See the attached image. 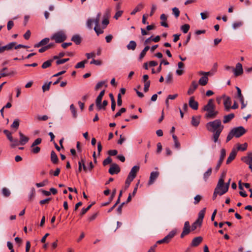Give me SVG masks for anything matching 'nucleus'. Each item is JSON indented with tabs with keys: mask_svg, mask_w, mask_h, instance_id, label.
Wrapping results in <instances>:
<instances>
[{
	"mask_svg": "<svg viewBox=\"0 0 252 252\" xmlns=\"http://www.w3.org/2000/svg\"><path fill=\"white\" fill-rule=\"evenodd\" d=\"M206 128L209 132L213 133L212 139L216 143L218 141L220 134L224 128L220 119L209 122L206 124Z\"/></svg>",
	"mask_w": 252,
	"mask_h": 252,
	"instance_id": "f257e3e1",
	"label": "nucleus"
},
{
	"mask_svg": "<svg viewBox=\"0 0 252 252\" xmlns=\"http://www.w3.org/2000/svg\"><path fill=\"white\" fill-rule=\"evenodd\" d=\"M202 110L206 112L204 117L207 119L215 118L219 113L218 111L216 110V106L213 99H210L208 100L207 104L203 107Z\"/></svg>",
	"mask_w": 252,
	"mask_h": 252,
	"instance_id": "f03ea898",
	"label": "nucleus"
},
{
	"mask_svg": "<svg viewBox=\"0 0 252 252\" xmlns=\"http://www.w3.org/2000/svg\"><path fill=\"white\" fill-rule=\"evenodd\" d=\"M223 179L221 178L219 179L217 187H216L213 195V199L215 200L218 195H222L228 191V185L222 189L221 191H220V188L223 186Z\"/></svg>",
	"mask_w": 252,
	"mask_h": 252,
	"instance_id": "7ed1b4c3",
	"label": "nucleus"
},
{
	"mask_svg": "<svg viewBox=\"0 0 252 252\" xmlns=\"http://www.w3.org/2000/svg\"><path fill=\"white\" fill-rule=\"evenodd\" d=\"M51 39L54 40L56 43H62L66 40V35L63 31H60L53 34Z\"/></svg>",
	"mask_w": 252,
	"mask_h": 252,
	"instance_id": "20e7f679",
	"label": "nucleus"
},
{
	"mask_svg": "<svg viewBox=\"0 0 252 252\" xmlns=\"http://www.w3.org/2000/svg\"><path fill=\"white\" fill-rule=\"evenodd\" d=\"M176 232L175 230H172L169 232V233L165 236L163 239L158 240L156 242L157 245L158 244H161L163 243L168 244L169 243L172 239L175 236Z\"/></svg>",
	"mask_w": 252,
	"mask_h": 252,
	"instance_id": "39448f33",
	"label": "nucleus"
},
{
	"mask_svg": "<svg viewBox=\"0 0 252 252\" xmlns=\"http://www.w3.org/2000/svg\"><path fill=\"white\" fill-rule=\"evenodd\" d=\"M231 131L234 135V137L238 138L244 134L246 130L243 126H238L234 127L231 129Z\"/></svg>",
	"mask_w": 252,
	"mask_h": 252,
	"instance_id": "423d86ee",
	"label": "nucleus"
},
{
	"mask_svg": "<svg viewBox=\"0 0 252 252\" xmlns=\"http://www.w3.org/2000/svg\"><path fill=\"white\" fill-rule=\"evenodd\" d=\"M210 74V72H203L200 71L199 74L203 75L204 76L201 77L198 81L199 84L201 86H205L208 82V75Z\"/></svg>",
	"mask_w": 252,
	"mask_h": 252,
	"instance_id": "0eeeda50",
	"label": "nucleus"
},
{
	"mask_svg": "<svg viewBox=\"0 0 252 252\" xmlns=\"http://www.w3.org/2000/svg\"><path fill=\"white\" fill-rule=\"evenodd\" d=\"M191 230L190 224L189 221H186L184 223V226L183 229V231L181 234V238H183L185 236L188 235Z\"/></svg>",
	"mask_w": 252,
	"mask_h": 252,
	"instance_id": "6e6552de",
	"label": "nucleus"
},
{
	"mask_svg": "<svg viewBox=\"0 0 252 252\" xmlns=\"http://www.w3.org/2000/svg\"><path fill=\"white\" fill-rule=\"evenodd\" d=\"M85 158L81 157L80 160L78 162V169L76 171L77 174L80 173L82 169L85 172H86L87 171V168L85 165Z\"/></svg>",
	"mask_w": 252,
	"mask_h": 252,
	"instance_id": "1a4fd4ad",
	"label": "nucleus"
},
{
	"mask_svg": "<svg viewBox=\"0 0 252 252\" xmlns=\"http://www.w3.org/2000/svg\"><path fill=\"white\" fill-rule=\"evenodd\" d=\"M233 71L235 76L237 77L242 75L243 73L242 65L241 63H237L235 68H233Z\"/></svg>",
	"mask_w": 252,
	"mask_h": 252,
	"instance_id": "9d476101",
	"label": "nucleus"
},
{
	"mask_svg": "<svg viewBox=\"0 0 252 252\" xmlns=\"http://www.w3.org/2000/svg\"><path fill=\"white\" fill-rule=\"evenodd\" d=\"M140 167L139 166H134L131 169L127 178L133 180L136 177L137 173L139 171Z\"/></svg>",
	"mask_w": 252,
	"mask_h": 252,
	"instance_id": "9b49d317",
	"label": "nucleus"
},
{
	"mask_svg": "<svg viewBox=\"0 0 252 252\" xmlns=\"http://www.w3.org/2000/svg\"><path fill=\"white\" fill-rule=\"evenodd\" d=\"M105 94V90H102L101 91V92L99 93V95L96 97V99L95 100V104L98 110H100L102 108V105H101V100L102 98L104 95Z\"/></svg>",
	"mask_w": 252,
	"mask_h": 252,
	"instance_id": "f8f14e48",
	"label": "nucleus"
},
{
	"mask_svg": "<svg viewBox=\"0 0 252 252\" xmlns=\"http://www.w3.org/2000/svg\"><path fill=\"white\" fill-rule=\"evenodd\" d=\"M120 171V168L116 163H113L111 164L109 169V173L111 175H114V174H118Z\"/></svg>",
	"mask_w": 252,
	"mask_h": 252,
	"instance_id": "ddd939ff",
	"label": "nucleus"
},
{
	"mask_svg": "<svg viewBox=\"0 0 252 252\" xmlns=\"http://www.w3.org/2000/svg\"><path fill=\"white\" fill-rule=\"evenodd\" d=\"M159 175L158 171H153L151 173L148 184L151 185L154 183L155 181L158 178Z\"/></svg>",
	"mask_w": 252,
	"mask_h": 252,
	"instance_id": "4468645a",
	"label": "nucleus"
},
{
	"mask_svg": "<svg viewBox=\"0 0 252 252\" xmlns=\"http://www.w3.org/2000/svg\"><path fill=\"white\" fill-rule=\"evenodd\" d=\"M15 45H16L15 42H12L5 46L0 47V54L3 53L5 51H6V50L8 51V50L12 49V48H13L14 46Z\"/></svg>",
	"mask_w": 252,
	"mask_h": 252,
	"instance_id": "2eb2a0df",
	"label": "nucleus"
},
{
	"mask_svg": "<svg viewBox=\"0 0 252 252\" xmlns=\"http://www.w3.org/2000/svg\"><path fill=\"white\" fill-rule=\"evenodd\" d=\"M189 104L190 108L193 110H197L198 108V103L194 100L193 96H191L189 100Z\"/></svg>",
	"mask_w": 252,
	"mask_h": 252,
	"instance_id": "dca6fc26",
	"label": "nucleus"
},
{
	"mask_svg": "<svg viewBox=\"0 0 252 252\" xmlns=\"http://www.w3.org/2000/svg\"><path fill=\"white\" fill-rule=\"evenodd\" d=\"M198 87V84L195 81H193L188 91V94H192Z\"/></svg>",
	"mask_w": 252,
	"mask_h": 252,
	"instance_id": "f3484780",
	"label": "nucleus"
},
{
	"mask_svg": "<svg viewBox=\"0 0 252 252\" xmlns=\"http://www.w3.org/2000/svg\"><path fill=\"white\" fill-rule=\"evenodd\" d=\"M237 155V150L233 149L230 153L229 157L226 160V164H229L236 157Z\"/></svg>",
	"mask_w": 252,
	"mask_h": 252,
	"instance_id": "a211bd4d",
	"label": "nucleus"
},
{
	"mask_svg": "<svg viewBox=\"0 0 252 252\" xmlns=\"http://www.w3.org/2000/svg\"><path fill=\"white\" fill-rule=\"evenodd\" d=\"M203 238L201 236H198L193 238L191 243L192 247L198 246L202 241Z\"/></svg>",
	"mask_w": 252,
	"mask_h": 252,
	"instance_id": "6ab92c4d",
	"label": "nucleus"
},
{
	"mask_svg": "<svg viewBox=\"0 0 252 252\" xmlns=\"http://www.w3.org/2000/svg\"><path fill=\"white\" fill-rule=\"evenodd\" d=\"M241 160L246 164H252V153H248L247 156L242 157Z\"/></svg>",
	"mask_w": 252,
	"mask_h": 252,
	"instance_id": "aec40b11",
	"label": "nucleus"
},
{
	"mask_svg": "<svg viewBox=\"0 0 252 252\" xmlns=\"http://www.w3.org/2000/svg\"><path fill=\"white\" fill-rule=\"evenodd\" d=\"M19 134L20 136V143L21 145H24L29 141V138L24 135L21 132H19Z\"/></svg>",
	"mask_w": 252,
	"mask_h": 252,
	"instance_id": "412c9836",
	"label": "nucleus"
},
{
	"mask_svg": "<svg viewBox=\"0 0 252 252\" xmlns=\"http://www.w3.org/2000/svg\"><path fill=\"white\" fill-rule=\"evenodd\" d=\"M225 110L227 111H229L231 108V100L229 97H227L225 98L223 102Z\"/></svg>",
	"mask_w": 252,
	"mask_h": 252,
	"instance_id": "4be33fe9",
	"label": "nucleus"
},
{
	"mask_svg": "<svg viewBox=\"0 0 252 252\" xmlns=\"http://www.w3.org/2000/svg\"><path fill=\"white\" fill-rule=\"evenodd\" d=\"M234 114L233 113H230L228 115H225L223 117V123L226 124L231 121L234 118Z\"/></svg>",
	"mask_w": 252,
	"mask_h": 252,
	"instance_id": "5701e85b",
	"label": "nucleus"
},
{
	"mask_svg": "<svg viewBox=\"0 0 252 252\" xmlns=\"http://www.w3.org/2000/svg\"><path fill=\"white\" fill-rule=\"evenodd\" d=\"M144 6V5L143 3H139L131 12V15H134L136 12L141 11L143 8Z\"/></svg>",
	"mask_w": 252,
	"mask_h": 252,
	"instance_id": "b1692460",
	"label": "nucleus"
},
{
	"mask_svg": "<svg viewBox=\"0 0 252 252\" xmlns=\"http://www.w3.org/2000/svg\"><path fill=\"white\" fill-rule=\"evenodd\" d=\"M51 160L54 164H56L58 162L59 158L56 153L52 151L51 153Z\"/></svg>",
	"mask_w": 252,
	"mask_h": 252,
	"instance_id": "393cba45",
	"label": "nucleus"
},
{
	"mask_svg": "<svg viewBox=\"0 0 252 252\" xmlns=\"http://www.w3.org/2000/svg\"><path fill=\"white\" fill-rule=\"evenodd\" d=\"M71 41L74 42L76 44L79 45L81 42V38L79 35L76 34L72 37Z\"/></svg>",
	"mask_w": 252,
	"mask_h": 252,
	"instance_id": "a878e982",
	"label": "nucleus"
},
{
	"mask_svg": "<svg viewBox=\"0 0 252 252\" xmlns=\"http://www.w3.org/2000/svg\"><path fill=\"white\" fill-rule=\"evenodd\" d=\"M191 125L194 126H197L200 123V118L199 117L193 116L191 118Z\"/></svg>",
	"mask_w": 252,
	"mask_h": 252,
	"instance_id": "bb28decb",
	"label": "nucleus"
},
{
	"mask_svg": "<svg viewBox=\"0 0 252 252\" xmlns=\"http://www.w3.org/2000/svg\"><path fill=\"white\" fill-rule=\"evenodd\" d=\"M202 222L196 220L190 227L192 231L195 230L197 227H200L202 225Z\"/></svg>",
	"mask_w": 252,
	"mask_h": 252,
	"instance_id": "cd10ccee",
	"label": "nucleus"
},
{
	"mask_svg": "<svg viewBox=\"0 0 252 252\" xmlns=\"http://www.w3.org/2000/svg\"><path fill=\"white\" fill-rule=\"evenodd\" d=\"M206 208H203L198 213V216L197 220L202 222L203 219L204 217L205 213Z\"/></svg>",
	"mask_w": 252,
	"mask_h": 252,
	"instance_id": "c85d7f7f",
	"label": "nucleus"
},
{
	"mask_svg": "<svg viewBox=\"0 0 252 252\" xmlns=\"http://www.w3.org/2000/svg\"><path fill=\"white\" fill-rule=\"evenodd\" d=\"M7 69V67H4L0 70V78L2 77L9 76L10 75L14 74L15 73V71H12L11 73H3V70H6Z\"/></svg>",
	"mask_w": 252,
	"mask_h": 252,
	"instance_id": "c756f323",
	"label": "nucleus"
},
{
	"mask_svg": "<svg viewBox=\"0 0 252 252\" xmlns=\"http://www.w3.org/2000/svg\"><path fill=\"white\" fill-rule=\"evenodd\" d=\"M149 49H150V47L149 46H146L144 48V49L142 51V52H141V53L140 54L139 58V61H141L143 59V58L145 56L146 52L149 50Z\"/></svg>",
	"mask_w": 252,
	"mask_h": 252,
	"instance_id": "7c9ffc66",
	"label": "nucleus"
},
{
	"mask_svg": "<svg viewBox=\"0 0 252 252\" xmlns=\"http://www.w3.org/2000/svg\"><path fill=\"white\" fill-rule=\"evenodd\" d=\"M136 47V43L134 41H130L127 45V48L128 50H134Z\"/></svg>",
	"mask_w": 252,
	"mask_h": 252,
	"instance_id": "2f4dec72",
	"label": "nucleus"
},
{
	"mask_svg": "<svg viewBox=\"0 0 252 252\" xmlns=\"http://www.w3.org/2000/svg\"><path fill=\"white\" fill-rule=\"evenodd\" d=\"M107 81H102L99 82L97 83L96 86H95L94 89L95 91H97L99 90L103 85H105L106 87L107 85L106 84Z\"/></svg>",
	"mask_w": 252,
	"mask_h": 252,
	"instance_id": "473e14b6",
	"label": "nucleus"
},
{
	"mask_svg": "<svg viewBox=\"0 0 252 252\" xmlns=\"http://www.w3.org/2000/svg\"><path fill=\"white\" fill-rule=\"evenodd\" d=\"M212 174V168H209L206 172L203 174V179L205 181H206L208 178Z\"/></svg>",
	"mask_w": 252,
	"mask_h": 252,
	"instance_id": "72a5a7b5",
	"label": "nucleus"
},
{
	"mask_svg": "<svg viewBox=\"0 0 252 252\" xmlns=\"http://www.w3.org/2000/svg\"><path fill=\"white\" fill-rule=\"evenodd\" d=\"M172 137L174 141V146L177 149H179L180 147V143L178 140V137L175 134L172 135Z\"/></svg>",
	"mask_w": 252,
	"mask_h": 252,
	"instance_id": "f704fd0d",
	"label": "nucleus"
},
{
	"mask_svg": "<svg viewBox=\"0 0 252 252\" xmlns=\"http://www.w3.org/2000/svg\"><path fill=\"white\" fill-rule=\"evenodd\" d=\"M116 191V189H115L112 193L111 197H110V198L109 199V202H106L102 203L101 205L102 206H107L112 201V200H113V198L114 197V196L115 195Z\"/></svg>",
	"mask_w": 252,
	"mask_h": 252,
	"instance_id": "c9c22d12",
	"label": "nucleus"
},
{
	"mask_svg": "<svg viewBox=\"0 0 252 252\" xmlns=\"http://www.w3.org/2000/svg\"><path fill=\"white\" fill-rule=\"evenodd\" d=\"M53 60H49L44 62L41 66L43 69L47 68L51 65Z\"/></svg>",
	"mask_w": 252,
	"mask_h": 252,
	"instance_id": "e433bc0d",
	"label": "nucleus"
},
{
	"mask_svg": "<svg viewBox=\"0 0 252 252\" xmlns=\"http://www.w3.org/2000/svg\"><path fill=\"white\" fill-rule=\"evenodd\" d=\"M70 109L72 114L73 117L74 118H76L77 117V111L74 105L73 104L70 105Z\"/></svg>",
	"mask_w": 252,
	"mask_h": 252,
	"instance_id": "4c0bfd02",
	"label": "nucleus"
},
{
	"mask_svg": "<svg viewBox=\"0 0 252 252\" xmlns=\"http://www.w3.org/2000/svg\"><path fill=\"white\" fill-rule=\"evenodd\" d=\"M248 144L247 143H245L243 144H239L237 147V150L244 151L247 150Z\"/></svg>",
	"mask_w": 252,
	"mask_h": 252,
	"instance_id": "58836bf2",
	"label": "nucleus"
},
{
	"mask_svg": "<svg viewBox=\"0 0 252 252\" xmlns=\"http://www.w3.org/2000/svg\"><path fill=\"white\" fill-rule=\"evenodd\" d=\"M225 156H226L225 150L224 149H221L220 150V159L219 160L223 162V161L224 159V158L225 157Z\"/></svg>",
	"mask_w": 252,
	"mask_h": 252,
	"instance_id": "ea45409f",
	"label": "nucleus"
},
{
	"mask_svg": "<svg viewBox=\"0 0 252 252\" xmlns=\"http://www.w3.org/2000/svg\"><path fill=\"white\" fill-rule=\"evenodd\" d=\"M87 63V61L84 60L79 63H78L75 67L76 68H84L85 67V64Z\"/></svg>",
	"mask_w": 252,
	"mask_h": 252,
	"instance_id": "a19ab883",
	"label": "nucleus"
},
{
	"mask_svg": "<svg viewBox=\"0 0 252 252\" xmlns=\"http://www.w3.org/2000/svg\"><path fill=\"white\" fill-rule=\"evenodd\" d=\"M4 133L6 135L7 138L10 142H13V139L11 136V133L8 130H4L3 131Z\"/></svg>",
	"mask_w": 252,
	"mask_h": 252,
	"instance_id": "79ce46f5",
	"label": "nucleus"
},
{
	"mask_svg": "<svg viewBox=\"0 0 252 252\" xmlns=\"http://www.w3.org/2000/svg\"><path fill=\"white\" fill-rule=\"evenodd\" d=\"M190 26L189 24H185L183 25L181 29L183 32L185 33H187L188 31H189Z\"/></svg>",
	"mask_w": 252,
	"mask_h": 252,
	"instance_id": "37998d69",
	"label": "nucleus"
},
{
	"mask_svg": "<svg viewBox=\"0 0 252 252\" xmlns=\"http://www.w3.org/2000/svg\"><path fill=\"white\" fill-rule=\"evenodd\" d=\"M2 193L3 196H4L5 197H8L10 194V191H9V190L8 189H7L6 188H3L2 189Z\"/></svg>",
	"mask_w": 252,
	"mask_h": 252,
	"instance_id": "c03bdc74",
	"label": "nucleus"
},
{
	"mask_svg": "<svg viewBox=\"0 0 252 252\" xmlns=\"http://www.w3.org/2000/svg\"><path fill=\"white\" fill-rule=\"evenodd\" d=\"M35 195V190L34 188H32L31 189L30 193L29 195V199L30 200H32L33 198L34 197Z\"/></svg>",
	"mask_w": 252,
	"mask_h": 252,
	"instance_id": "a18cd8bd",
	"label": "nucleus"
},
{
	"mask_svg": "<svg viewBox=\"0 0 252 252\" xmlns=\"http://www.w3.org/2000/svg\"><path fill=\"white\" fill-rule=\"evenodd\" d=\"M94 30L97 35L101 34L103 32V30L100 28L99 26H95Z\"/></svg>",
	"mask_w": 252,
	"mask_h": 252,
	"instance_id": "49530a36",
	"label": "nucleus"
},
{
	"mask_svg": "<svg viewBox=\"0 0 252 252\" xmlns=\"http://www.w3.org/2000/svg\"><path fill=\"white\" fill-rule=\"evenodd\" d=\"M243 25V23L241 21H238L236 22H234L232 24V27L234 29H236L240 27H241Z\"/></svg>",
	"mask_w": 252,
	"mask_h": 252,
	"instance_id": "de8ad7c7",
	"label": "nucleus"
},
{
	"mask_svg": "<svg viewBox=\"0 0 252 252\" xmlns=\"http://www.w3.org/2000/svg\"><path fill=\"white\" fill-rule=\"evenodd\" d=\"M236 89L237 92V98H239V99L242 100V98H244V96L241 93V89L238 87H236Z\"/></svg>",
	"mask_w": 252,
	"mask_h": 252,
	"instance_id": "09e8293b",
	"label": "nucleus"
},
{
	"mask_svg": "<svg viewBox=\"0 0 252 252\" xmlns=\"http://www.w3.org/2000/svg\"><path fill=\"white\" fill-rule=\"evenodd\" d=\"M31 152L33 154H37L40 151V148L36 146L34 147L31 146Z\"/></svg>",
	"mask_w": 252,
	"mask_h": 252,
	"instance_id": "8fccbe9b",
	"label": "nucleus"
},
{
	"mask_svg": "<svg viewBox=\"0 0 252 252\" xmlns=\"http://www.w3.org/2000/svg\"><path fill=\"white\" fill-rule=\"evenodd\" d=\"M51 84V82H50L48 83H45L42 86V88L44 92L49 90Z\"/></svg>",
	"mask_w": 252,
	"mask_h": 252,
	"instance_id": "3c124183",
	"label": "nucleus"
},
{
	"mask_svg": "<svg viewBox=\"0 0 252 252\" xmlns=\"http://www.w3.org/2000/svg\"><path fill=\"white\" fill-rule=\"evenodd\" d=\"M93 205V203L89 205L86 208H82V209L81 210V212L80 213V215L83 216L85 214H86V212L91 208V207Z\"/></svg>",
	"mask_w": 252,
	"mask_h": 252,
	"instance_id": "603ef678",
	"label": "nucleus"
},
{
	"mask_svg": "<svg viewBox=\"0 0 252 252\" xmlns=\"http://www.w3.org/2000/svg\"><path fill=\"white\" fill-rule=\"evenodd\" d=\"M202 198V197L201 195H196L194 198V204L195 205L198 204Z\"/></svg>",
	"mask_w": 252,
	"mask_h": 252,
	"instance_id": "864d4df0",
	"label": "nucleus"
},
{
	"mask_svg": "<svg viewBox=\"0 0 252 252\" xmlns=\"http://www.w3.org/2000/svg\"><path fill=\"white\" fill-rule=\"evenodd\" d=\"M48 183V181L47 180H44L43 182H41V183H36L35 184L36 186L37 187V188H40V187H44L45 186V185H46Z\"/></svg>",
	"mask_w": 252,
	"mask_h": 252,
	"instance_id": "5fc2aeb1",
	"label": "nucleus"
},
{
	"mask_svg": "<svg viewBox=\"0 0 252 252\" xmlns=\"http://www.w3.org/2000/svg\"><path fill=\"white\" fill-rule=\"evenodd\" d=\"M112 161L111 158L110 157H107L106 159H105L103 161V165L104 166H106L110 163H111Z\"/></svg>",
	"mask_w": 252,
	"mask_h": 252,
	"instance_id": "6e6d98bb",
	"label": "nucleus"
},
{
	"mask_svg": "<svg viewBox=\"0 0 252 252\" xmlns=\"http://www.w3.org/2000/svg\"><path fill=\"white\" fill-rule=\"evenodd\" d=\"M19 126V121L18 119H15L11 126L12 128H15L17 129Z\"/></svg>",
	"mask_w": 252,
	"mask_h": 252,
	"instance_id": "4d7b16f0",
	"label": "nucleus"
},
{
	"mask_svg": "<svg viewBox=\"0 0 252 252\" xmlns=\"http://www.w3.org/2000/svg\"><path fill=\"white\" fill-rule=\"evenodd\" d=\"M109 21L107 18H105L103 19L102 22V28L103 29H105L106 26L109 24Z\"/></svg>",
	"mask_w": 252,
	"mask_h": 252,
	"instance_id": "13d9d810",
	"label": "nucleus"
},
{
	"mask_svg": "<svg viewBox=\"0 0 252 252\" xmlns=\"http://www.w3.org/2000/svg\"><path fill=\"white\" fill-rule=\"evenodd\" d=\"M93 23H94L93 19H88L87 21V23H86L87 27L90 29H92V25H93Z\"/></svg>",
	"mask_w": 252,
	"mask_h": 252,
	"instance_id": "bf43d9fd",
	"label": "nucleus"
},
{
	"mask_svg": "<svg viewBox=\"0 0 252 252\" xmlns=\"http://www.w3.org/2000/svg\"><path fill=\"white\" fill-rule=\"evenodd\" d=\"M172 11L173 14L175 15V16L177 18L180 15V11L179 9L177 7H174L172 9Z\"/></svg>",
	"mask_w": 252,
	"mask_h": 252,
	"instance_id": "052dcab7",
	"label": "nucleus"
},
{
	"mask_svg": "<svg viewBox=\"0 0 252 252\" xmlns=\"http://www.w3.org/2000/svg\"><path fill=\"white\" fill-rule=\"evenodd\" d=\"M42 139L40 138H38L35 139L32 144V147H34L37 145L40 144L41 143Z\"/></svg>",
	"mask_w": 252,
	"mask_h": 252,
	"instance_id": "680f3d73",
	"label": "nucleus"
},
{
	"mask_svg": "<svg viewBox=\"0 0 252 252\" xmlns=\"http://www.w3.org/2000/svg\"><path fill=\"white\" fill-rule=\"evenodd\" d=\"M100 14L98 13L96 18L94 20V23L95 24V26H99V23L100 20Z\"/></svg>",
	"mask_w": 252,
	"mask_h": 252,
	"instance_id": "e2e57ef3",
	"label": "nucleus"
},
{
	"mask_svg": "<svg viewBox=\"0 0 252 252\" xmlns=\"http://www.w3.org/2000/svg\"><path fill=\"white\" fill-rule=\"evenodd\" d=\"M126 111V109L125 108H122L114 116L115 118H117L120 116L122 113H124Z\"/></svg>",
	"mask_w": 252,
	"mask_h": 252,
	"instance_id": "0e129e2a",
	"label": "nucleus"
},
{
	"mask_svg": "<svg viewBox=\"0 0 252 252\" xmlns=\"http://www.w3.org/2000/svg\"><path fill=\"white\" fill-rule=\"evenodd\" d=\"M69 60V58L58 60L57 61L56 63L58 65H59L61 64H63V63H66V62L68 61Z\"/></svg>",
	"mask_w": 252,
	"mask_h": 252,
	"instance_id": "69168bd1",
	"label": "nucleus"
},
{
	"mask_svg": "<svg viewBox=\"0 0 252 252\" xmlns=\"http://www.w3.org/2000/svg\"><path fill=\"white\" fill-rule=\"evenodd\" d=\"M98 216V213H94V214H93L92 215H91V216H90L89 218H88V220L89 221H92L94 220L97 216Z\"/></svg>",
	"mask_w": 252,
	"mask_h": 252,
	"instance_id": "338daca9",
	"label": "nucleus"
},
{
	"mask_svg": "<svg viewBox=\"0 0 252 252\" xmlns=\"http://www.w3.org/2000/svg\"><path fill=\"white\" fill-rule=\"evenodd\" d=\"M150 85V81H148L145 83L144 88V91L145 92H147L148 91Z\"/></svg>",
	"mask_w": 252,
	"mask_h": 252,
	"instance_id": "774afa93",
	"label": "nucleus"
}]
</instances>
